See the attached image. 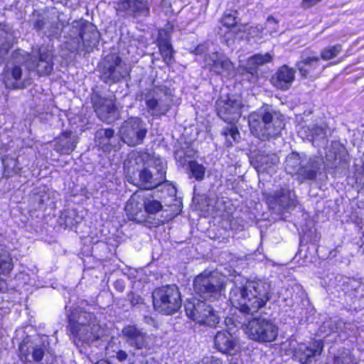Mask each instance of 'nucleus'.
<instances>
[{"label":"nucleus","mask_w":364,"mask_h":364,"mask_svg":"<svg viewBox=\"0 0 364 364\" xmlns=\"http://www.w3.org/2000/svg\"><path fill=\"white\" fill-rule=\"evenodd\" d=\"M117 13H126L131 11L133 16H150L149 0H119L116 3Z\"/></svg>","instance_id":"obj_19"},{"label":"nucleus","mask_w":364,"mask_h":364,"mask_svg":"<svg viewBox=\"0 0 364 364\" xmlns=\"http://www.w3.org/2000/svg\"><path fill=\"white\" fill-rule=\"evenodd\" d=\"M246 333L254 341L269 343L277 338L278 328L271 321L258 317L248 321L246 326Z\"/></svg>","instance_id":"obj_6"},{"label":"nucleus","mask_w":364,"mask_h":364,"mask_svg":"<svg viewBox=\"0 0 364 364\" xmlns=\"http://www.w3.org/2000/svg\"><path fill=\"white\" fill-rule=\"evenodd\" d=\"M139 182L144 186V190H154L164 183H168L166 178V171L159 168L156 176L148 168H142L139 174Z\"/></svg>","instance_id":"obj_21"},{"label":"nucleus","mask_w":364,"mask_h":364,"mask_svg":"<svg viewBox=\"0 0 364 364\" xmlns=\"http://www.w3.org/2000/svg\"><path fill=\"white\" fill-rule=\"evenodd\" d=\"M122 333L129 345L136 350H150L153 346L152 337L143 332L135 325L124 326Z\"/></svg>","instance_id":"obj_12"},{"label":"nucleus","mask_w":364,"mask_h":364,"mask_svg":"<svg viewBox=\"0 0 364 364\" xmlns=\"http://www.w3.org/2000/svg\"><path fill=\"white\" fill-rule=\"evenodd\" d=\"M247 23L243 24V29L238 28L235 33L238 34L239 33L243 32L246 33V38L247 40H250L252 38H261L263 36V28L262 26L256 25V26H250Z\"/></svg>","instance_id":"obj_32"},{"label":"nucleus","mask_w":364,"mask_h":364,"mask_svg":"<svg viewBox=\"0 0 364 364\" xmlns=\"http://www.w3.org/2000/svg\"><path fill=\"white\" fill-rule=\"evenodd\" d=\"M68 322H69V328H70L71 333L74 336H77L79 334V331L80 330V326H82V324H80L77 321L72 320V319H69Z\"/></svg>","instance_id":"obj_40"},{"label":"nucleus","mask_w":364,"mask_h":364,"mask_svg":"<svg viewBox=\"0 0 364 364\" xmlns=\"http://www.w3.org/2000/svg\"><path fill=\"white\" fill-rule=\"evenodd\" d=\"M342 51V46L336 44L329 46L321 50L319 58L323 60H330L336 58Z\"/></svg>","instance_id":"obj_33"},{"label":"nucleus","mask_w":364,"mask_h":364,"mask_svg":"<svg viewBox=\"0 0 364 364\" xmlns=\"http://www.w3.org/2000/svg\"><path fill=\"white\" fill-rule=\"evenodd\" d=\"M129 75L127 65L119 55L114 56L111 64L105 66L102 71V79L106 84H116Z\"/></svg>","instance_id":"obj_13"},{"label":"nucleus","mask_w":364,"mask_h":364,"mask_svg":"<svg viewBox=\"0 0 364 364\" xmlns=\"http://www.w3.org/2000/svg\"><path fill=\"white\" fill-rule=\"evenodd\" d=\"M33 65L39 77L49 76L53 71V55L48 51L39 52Z\"/></svg>","instance_id":"obj_24"},{"label":"nucleus","mask_w":364,"mask_h":364,"mask_svg":"<svg viewBox=\"0 0 364 364\" xmlns=\"http://www.w3.org/2000/svg\"><path fill=\"white\" fill-rule=\"evenodd\" d=\"M114 287L117 291L122 292L124 289V284L122 281L117 280L114 284Z\"/></svg>","instance_id":"obj_46"},{"label":"nucleus","mask_w":364,"mask_h":364,"mask_svg":"<svg viewBox=\"0 0 364 364\" xmlns=\"http://www.w3.org/2000/svg\"><path fill=\"white\" fill-rule=\"evenodd\" d=\"M91 104L101 121L111 124L120 119V112L115 98L104 97L99 92H94L91 96Z\"/></svg>","instance_id":"obj_5"},{"label":"nucleus","mask_w":364,"mask_h":364,"mask_svg":"<svg viewBox=\"0 0 364 364\" xmlns=\"http://www.w3.org/2000/svg\"><path fill=\"white\" fill-rule=\"evenodd\" d=\"M291 205H293V203H288L286 205V206H287V207H289V206H291Z\"/></svg>","instance_id":"obj_49"},{"label":"nucleus","mask_w":364,"mask_h":364,"mask_svg":"<svg viewBox=\"0 0 364 364\" xmlns=\"http://www.w3.org/2000/svg\"><path fill=\"white\" fill-rule=\"evenodd\" d=\"M315 348H311L306 344L299 343L293 350L292 358L301 364H309L311 358L319 355L323 348V343L321 340L315 341L314 343Z\"/></svg>","instance_id":"obj_20"},{"label":"nucleus","mask_w":364,"mask_h":364,"mask_svg":"<svg viewBox=\"0 0 364 364\" xmlns=\"http://www.w3.org/2000/svg\"><path fill=\"white\" fill-rule=\"evenodd\" d=\"M45 24L46 23L43 19H37L33 23V27L36 30L41 31L44 28Z\"/></svg>","instance_id":"obj_45"},{"label":"nucleus","mask_w":364,"mask_h":364,"mask_svg":"<svg viewBox=\"0 0 364 364\" xmlns=\"http://www.w3.org/2000/svg\"><path fill=\"white\" fill-rule=\"evenodd\" d=\"M55 357H52L50 362L48 363L47 364H55Z\"/></svg>","instance_id":"obj_48"},{"label":"nucleus","mask_w":364,"mask_h":364,"mask_svg":"<svg viewBox=\"0 0 364 364\" xmlns=\"http://www.w3.org/2000/svg\"><path fill=\"white\" fill-rule=\"evenodd\" d=\"M156 44L163 61L167 67H171L175 62V51L171 43V35L167 30L165 28L159 29Z\"/></svg>","instance_id":"obj_17"},{"label":"nucleus","mask_w":364,"mask_h":364,"mask_svg":"<svg viewBox=\"0 0 364 364\" xmlns=\"http://www.w3.org/2000/svg\"><path fill=\"white\" fill-rule=\"evenodd\" d=\"M296 70L287 65L279 66L272 75L271 84L277 90L287 91L295 80Z\"/></svg>","instance_id":"obj_18"},{"label":"nucleus","mask_w":364,"mask_h":364,"mask_svg":"<svg viewBox=\"0 0 364 364\" xmlns=\"http://www.w3.org/2000/svg\"><path fill=\"white\" fill-rule=\"evenodd\" d=\"M23 70L20 65H15L11 69H5L2 73V82L5 87L10 90L23 88V85L20 82Z\"/></svg>","instance_id":"obj_23"},{"label":"nucleus","mask_w":364,"mask_h":364,"mask_svg":"<svg viewBox=\"0 0 364 364\" xmlns=\"http://www.w3.org/2000/svg\"><path fill=\"white\" fill-rule=\"evenodd\" d=\"M119 134L122 141L129 146H136L143 143L147 129L141 118L132 117L121 126Z\"/></svg>","instance_id":"obj_7"},{"label":"nucleus","mask_w":364,"mask_h":364,"mask_svg":"<svg viewBox=\"0 0 364 364\" xmlns=\"http://www.w3.org/2000/svg\"><path fill=\"white\" fill-rule=\"evenodd\" d=\"M206 301H198L196 304L186 306L187 316L200 325L215 327L220 321V317Z\"/></svg>","instance_id":"obj_8"},{"label":"nucleus","mask_w":364,"mask_h":364,"mask_svg":"<svg viewBox=\"0 0 364 364\" xmlns=\"http://www.w3.org/2000/svg\"><path fill=\"white\" fill-rule=\"evenodd\" d=\"M218 116L226 123L238 121L240 118V106L237 100L228 97L218 99L215 107Z\"/></svg>","instance_id":"obj_15"},{"label":"nucleus","mask_w":364,"mask_h":364,"mask_svg":"<svg viewBox=\"0 0 364 364\" xmlns=\"http://www.w3.org/2000/svg\"><path fill=\"white\" fill-rule=\"evenodd\" d=\"M153 306L156 311L164 315H173L181 308V292L175 284L156 288L152 293Z\"/></svg>","instance_id":"obj_3"},{"label":"nucleus","mask_w":364,"mask_h":364,"mask_svg":"<svg viewBox=\"0 0 364 364\" xmlns=\"http://www.w3.org/2000/svg\"><path fill=\"white\" fill-rule=\"evenodd\" d=\"M285 168L291 176H296L301 183L316 180L318 171L316 161H309L307 165H301L299 159L296 157L287 159Z\"/></svg>","instance_id":"obj_9"},{"label":"nucleus","mask_w":364,"mask_h":364,"mask_svg":"<svg viewBox=\"0 0 364 364\" xmlns=\"http://www.w3.org/2000/svg\"><path fill=\"white\" fill-rule=\"evenodd\" d=\"M95 29H93V31H92V33L95 36Z\"/></svg>","instance_id":"obj_50"},{"label":"nucleus","mask_w":364,"mask_h":364,"mask_svg":"<svg viewBox=\"0 0 364 364\" xmlns=\"http://www.w3.org/2000/svg\"><path fill=\"white\" fill-rule=\"evenodd\" d=\"M269 299V292L264 285L256 281L248 280L242 285H234L229 294L231 305L247 315L257 313Z\"/></svg>","instance_id":"obj_1"},{"label":"nucleus","mask_w":364,"mask_h":364,"mask_svg":"<svg viewBox=\"0 0 364 364\" xmlns=\"http://www.w3.org/2000/svg\"><path fill=\"white\" fill-rule=\"evenodd\" d=\"M128 298L130 301V304L132 306H135V305L139 304L140 303L139 300H141V299L139 296H136V294L133 291H130L128 294Z\"/></svg>","instance_id":"obj_41"},{"label":"nucleus","mask_w":364,"mask_h":364,"mask_svg":"<svg viewBox=\"0 0 364 364\" xmlns=\"http://www.w3.org/2000/svg\"><path fill=\"white\" fill-rule=\"evenodd\" d=\"M274 112L270 109H259L249 116L251 132L258 138L273 137L280 134L284 127L282 120L274 119Z\"/></svg>","instance_id":"obj_2"},{"label":"nucleus","mask_w":364,"mask_h":364,"mask_svg":"<svg viewBox=\"0 0 364 364\" xmlns=\"http://www.w3.org/2000/svg\"><path fill=\"white\" fill-rule=\"evenodd\" d=\"M193 286L197 296L209 301L218 299L225 288L223 281L212 272L207 271H203L194 278Z\"/></svg>","instance_id":"obj_4"},{"label":"nucleus","mask_w":364,"mask_h":364,"mask_svg":"<svg viewBox=\"0 0 364 364\" xmlns=\"http://www.w3.org/2000/svg\"><path fill=\"white\" fill-rule=\"evenodd\" d=\"M205 68L216 75H230L235 70L234 63L218 52L208 53L204 57Z\"/></svg>","instance_id":"obj_11"},{"label":"nucleus","mask_w":364,"mask_h":364,"mask_svg":"<svg viewBox=\"0 0 364 364\" xmlns=\"http://www.w3.org/2000/svg\"><path fill=\"white\" fill-rule=\"evenodd\" d=\"M142 201V191H136L131 196L124 208L129 220L137 223L146 220Z\"/></svg>","instance_id":"obj_16"},{"label":"nucleus","mask_w":364,"mask_h":364,"mask_svg":"<svg viewBox=\"0 0 364 364\" xmlns=\"http://www.w3.org/2000/svg\"><path fill=\"white\" fill-rule=\"evenodd\" d=\"M146 106L149 112H151V115L156 117H161L166 115L169 111L171 106L166 105L163 108L159 107V102L155 97L146 100Z\"/></svg>","instance_id":"obj_30"},{"label":"nucleus","mask_w":364,"mask_h":364,"mask_svg":"<svg viewBox=\"0 0 364 364\" xmlns=\"http://www.w3.org/2000/svg\"><path fill=\"white\" fill-rule=\"evenodd\" d=\"M204 364H223V361L218 358H211L209 361Z\"/></svg>","instance_id":"obj_47"},{"label":"nucleus","mask_w":364,"mask_h":364,"mask_svg":"<svg viewBox=\"0 0 364 364\" xmlns=\"http://www.w3.org/2000/svg\"><path fill=\"white\" fill-rule=\"evenodd\" d=\"M333 364H353V357L350 353H341L334 357Z\"/></svg>","instance_id":"obj_38"},{"label":"nucleus","mask_w":364,"mask_h":364,"mask_svg":"<svg viewBox=\"0 0 364 364\" xmlns=\"http://www.w3.org/2000/svg\"><path fill=\"white\" fill-rule=\"evenodd\" d=\"M272 61V56L269 53L265 54L257 53L249 57L245 65H240L242 75L247 76L246 80L252 84L259 81V67Z\"/></svg>","instance_id":"obj_10"},{"label":"nucleus","mask_w":364,"mask_h":364,"mask_svg":"<svg viewBox=\"0 0 364 364\" xmlns=\"http://www.w3.org/2000/svg\"><path fill=\"white\" fill-rule=\"evenodd\" d=\"M214 348L223 354L235 355L240 349L238 338L227 329L218 331L213 339Z\"/></svg>","instance_id":"obj_14"},{"label":"nucleus","mask_w":364,"mask_h":364,"mask_svg":"<svg viewBox=\"0 0 364 364\" xmlns=\"http://www.w3.org/2000/svg\"><path fill=\"white\" fill-rule=\"evenodd\" d=\"M44 355V350L42 348H34L31 355L28 348L26 344L21 343L19 346V358L26 364L32 361L40 362Z\"/></svg>","instance_id":"obj_27"},{"label":"nucleus","mask_w":364,"mask_h":364,"mask_svg":"<svg viewBox=\"0 0 364 364\" xmlns=\"http://www.w3.org/2000/svg\"><path fill=\"white\" fill-rule=\"evenodd\" d=\"M142 198L144 212L146 216L156 215L163 209V205L161 203L159 200L154 199L152 194H146L142 192Z\"/></svg>","instance_id":"obj_28"},{"label":"nucleus","mask_w":364,"mask_h":364,"mask_svg":"<svg viewBox=\"0 0 364 364\" xmlns=\"http://www.w3.org/2000/svg\"><path fill=\"white\" fill-rule=\"evenodd\" d=\"M320 58L318 56L307 57L296 63L302 79H308L316 76V70L319 67Z\"/></svg>","instance_id":"obj_25"},{"label":"nucleus","mask_w":364,"mask_h":364,"mask_svg":"<svg viewBox=\"0 0 364 364\" xmlns=\"http://www.w3.org/2000/svg\"><path fill=\"white\" fill-rule=\"evenodd\" d=\"M188 167L191 173V177L198 181H202L204 179L205 168L203 164L193 160L188 162Z\"/></svg>","instance_id":"obj_34"},{"label":"nucleus","mask_w":364,"mask_h":364,"mask_svg":"<svg viewBox=\"0 0 364 364\" xmlns=\"http://www.w3.org/2000/svg\"><path fill=\"white\" fill-rule=\"evenodd\" d=\"M4 167V176L9 179L15 176H21L22 168L19 165L18 158H13L9 155H4L1 157Z\"/></svg>","instance_id":"obj_26"},{"label":"nucleus","mask_w":364,"mask_h":364,"mask_svg":"<svg viewBox=\"0 0 364 364\" xmlns=\"http://www.w3.org/2000/svg\"><path fill=\"white\" fill-rule=\"evenodd\" d=\"M291 196H295L294 192L289 188H281L274 196V199L279 202H284V198L291 200Z\"/></svg>","instance_id":"obj_37"},{"label":"nucleus","mask_w":364,"mask_h":364,"mask_svg":"<svg viewBox=\"0 0 364 364\" xmlns=\"http://www.w3.org/2000/svg\"><path fill=\"white\" fill-rule=\"evenodd\" d=\"M76 23H77L76 27L78 29V37H79L80 40L81 41V42L82 43V44H85V41H90V40L85 39V37L86 29L87 28L88 26H90V25H89L88 21H87L86 20L81 19L78 21H76ZM92 26H91V27Z\"/></svg>","instance_id":"obj_36"},{"label":"nucleus","mask_w":364,"mask_h":364,"mask_svg":"<svg viewBox=\"0 0 364 364\" xmlns=\"http://www.w3.org/2000/svg\"><path fill=\"white\" fill-rule=\"evenodd\" d=\"M237 122L238 121H232V123H228L230 126L225 127L222 131L223 136L225 137L230 136L232 141L236 143H238L240 139V133L236 124Z\"/></svg>","instance_id":"obj_35"},{"label":"nucleus","mask_w":364,"mask_h":364,"mask_svg":"<svg viewBox=\"0 0 364 364\" xmlns=\"http://www.w3.org/2000/svg\"><path fill=\"white\" fill-rule=\"evenodd\" d=\"M128 358V355L126 353V351L123 350H118L116 353V358L119 362H124Z\"/></svg>","instance_id":"obj_42"},{"label":"nucleus","mask_w":364,"mask_h":364,"mask_svg":"<svg viewBox=\"0 0 364 364\" xmlns=\"http://www.w3.org/2000/svg\"><path fill=\"white\" fill-rule=\"evenodd\" d=\"M323 0H301L300 2V6L304 10L310 9L317 6Z\"/></svg>","instance_id":"obj_39"},{"label":"nucleus","mask_w":364,"mask_h":364,"mask_svg":"<svg viewBox=\"0 0 364 364\" xmlns=\"http://www.w3.org/2000/svg\"><path fill=\"white\" fill-rule=\"evenodd\" d=\"M14 262L11 253L4 249L0 250V276H9L14 269Z\"/></svg>","instance_id":"obj_29"},{"label":"nucleus","mask_w":364,"mask_h":364,"mask_svg":"<svg viewBox=\"0 0 364 364\" xmlns=\"http://www.w3.org/2000/svg\"><path fill=\"white\" fill-rule=\"evenodd\" d=\"M10 47L9 46H6L4 43L0 46V63L2 62L4 55H7L9 53Z\"/></svg>","instance_id":"obj_43"},{"label":"nucleus","mask_w":364,"mask_h":364,"mask_svg":"<svg viewBox=\"0 0 364 364\" xmlns=\"http://www.w3.org/2000/svg\"><path fill=\"white\" fill-rule=\"evenodd\" d=\"M103 132H104V136L107 139H112L114 136V134H115V132H114V129H112V128H105L103 129Z\"/></svg>","instance_id":"obj_44"},{"label":"nucleus","mask_w":364,"mask_h":364,"mask_svg":"<svg viewBox=\"0 0 364 364\" xmlns=\"http://www.w3.org/2000/svg\"><path fill=\"white\" fill-rule=\"evenodd\" d=\"M240 22L238 17V11L235 9L226 10L221 18V23L223 26L228 30L235 28Z\"/></svg>","instance_id":"obj_31"},{"label":"nucleus","mask_w":364,"mask_h":364,"mask_svg":"<svg viewBox=\"0 0 364 364\" xmlns=\"http://www.w3.org/2000/svg\"><path fill=\"white\" fill-rule=\"evenodd\" d=\"M77 140L71 130H63L55 139V150L63 155H70L75 149Z\"/></svg>","instance_id":"obj_22"}]
</instances>
